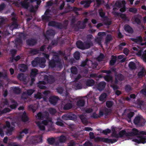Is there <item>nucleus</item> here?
I'll use <instances>...</instances> for the list:
<instances>
[{
    "label": "nucleus",
    "instance_id": "473e14b6",
    "mask_svg": "<svg viewBox=\"0 0 146 146\" xmlns=\"http://www.w3.org/2000/svg\"><path fill=\"white\" fill-rule=\"evenodd\" d=\"M17 78L21 81H23L25 79V77L23 73L19 74L17 76Z\"/></svg>",
    "mask_w": 146,
    "mask_h": 146
},
{
    "label": "nucleus",
    "instance_id": "864d4df0",
    "mask_svg": "<svg viewBox=\"0 0 146 146\" xmlns=\"http://www.w3.org/2000/svg\"><path fill=\"white\" fill-rule=\"evenodd\" d=\"M102 141L107 143H113L112 139L104 138H102Z\"/></svg>",
    "mask_w": 146,
    "mask_h": 146
},
{
    "label": "nucleus",
    "instance_id": "1a4fd4ad",
    "mask_svg": "<svg viewBox=\"0 0 146 146\" xmlns=\"http://www.w3.org/2000/svg\"><path fill=\"white\" fill-rule=\"evenodd\" d=\"M38 70L35 68L31 70L30 75L31 81L32 82L35 81V77L36 74H38Z\"/></svg>",
    "mask_w": 146,
    "mask_h": 146
},
{
    "label": "nucleus",
    "instance_id": "4be33fe9",
    "mask_svg": "<svg viewBox=\"0 0 146 146\" xmlns=\"http://www.w3.org/2000/svg\"><path fill=\"white\" fill-rule=\"evenodd\" d=\"M115 82H118L122 81L123 79V77L122 74H119L117 75H115Z\"/></svg>",
    "mask_w": 146,
    "mask_h": 146
},
{
    "label": "nucleus",
    "instance_id": "e433bc0d",
    "mask_svg": "<svg viewBox=\"0 0 146 146\" xmlns=\"http://www.w3.org/2000/svg\"><path fill=\"white\" fill-rule=\"evenodd\" d=\"M91 2V1H83L81 2L80 3L82 4H84V7H88L89 6Z\"/></svg>",
    "mask_w": 146,
    "mask_h": 146
},
{
    "label": "nucleus",
    "instance_id": "f8f14e48",
    "mask_svg": "<svg viewBox=\"0 0 146 146\" xmlns=\"http://www.w3.org/2000/svg\"><path fill=\"white\" fill-rule=\"evenodd\" d=\"M50 11L48 9H47L44 14L42 17L43 20L45 21H48L49 19L51 17V15L50 14H49V12Z\"/></svg>",
    "mask_w": 146,
    "mask_h": 146
},
{
    "label": "nucleus",
    "instance_id": "72a5a7b5",
    "mask_svg": "<svg viewBox=\"0 0 146 146\" xmlns=\"http://www.w3.org/2000/svg\"><path fill=\"white\" fill-rule=\"evenodd\" d=\"M140 93L146 97V84L145 83L144 84L143 88L140 91Z\"/></svg>",
    "mask_w": 146,
    "mask_h": 146
},
{
    "label": "nucleus",
    "instance_id": "6e6552de",
    "mask_svg": "<svg viewBox=\"0 0 146 146\" xmlns=\"http://www.w3.org/2000/svg\"><path fill=\"white\" fill-rule=\"evenodd\" d=\"M135 54L146 62V50L143 52V49H139L135 52Z\"/></svg>",
    "mask_w": 146,
    "mask_h": 146
},
{
    "label": "nucleus",
    "instance_id": "a211bd4d",
    "mask_svg": "<svg viewBox=\"0 0 146 146\" xmlns=\"http://www.w3.org/2000/svg\"><path fill=\"white\" fill-rule=\"evenodd\" d=\"M47 141L49 144L53 145L54 146L56 142L55 138L54 137L48 138L47 139Z\"/></svg>",
    "mask_w": 146,
    "mask_h": 146
},
{
    "label": "nucleus",
    "instance_id": "b1692460",
    "mask_svg": "<svg viewBox=\"0 0 146 146\" xmlns=\"http://www.w3.org/2000/svg\"><path fill=\"white\" fill-rule=\"evenodd\" d=\"M82 83H75L74 86L76 89H79L84 88V86H82L83 84H82Z\"/></svg>",
    "mask_w": 146,
    "mask_h": 146
},
{
    "label": "nucleus",
    "instance_id": "4d7b16f0",
    "mask_svg": "<svg viewBox=\"0 0 146 146\" xmlns=\"http://www.w3.org/2000/svg\"><path fill=\"white\" fill-rule=\"evenodd\" d=\"M104 78L106 81H112V77L111 76L108 75L104 77Z\"/></svg>",
    "mask_w": 146,
    "mask_h": 146
},
{
    "label": "nucleus",
    "instance_id": "a878e982",
    "mask_svg": "<svg viewBox=\"0 0 146 146\" xmlns=\"http://www.w3.org/2000/svg\"><path fill=\"white\" fill-rule=\"evenodd\" d=\"M53 83H37V86L40 89H45L46 88V87L43 85L47 84V83H50L52 84Z\"/></svg>",
    "mask_w": 146,
    "mask_h": 146
},
{
    "label": "nucleus",
    "instance_id": "49530a36",
    "mask_svg": "<svg viewBox=\"0 0 146 146\" xmlns=\"http://www.w3.org/2000/svg\"><path fill=\"white\" fill-rule=\"evenodd\" d=\"M116 57L113 56H112V58L110 62V64L111 65H113L116 62Z\"/></svg>",
    "mask_w": 146,
    "mask_h": 146
},
{
    "label": "nucleus",
    "instance_id": "cd10ccee",
    "mask_svg": "<svg viewBox=\"0 0 146 146\" xmlns=\"http://www.w3.org/2000/svg\"><path fill=\"white\" fill-rule=\"evenodd\" d=\"M76 44L77 47L80 49H84V44L80 41H78L76 42Z\"/></svg>",
    "mask_w": 146,
    "mask_h": 146
},
{
    "label": "nucleus",
    "instance_id": "aec40b11",
    "mask_svg": "<svg viewBox=\"0 0 146 146\" xmlns=\"http://www.w3.org/2000/svg\"><path fill=\"white\" fill-rule=\"evenodd\" d=\"M131 40L137 43H139L142 41L143 39L141 36L137 37L135 38H131Z\"/></svg>",
    "mask_w": 146,
    "mask_h": 146
},
{
    "label": "nucleus",
    "instance_id": "9b49d317",
    "mask_svg": "<svg viewBox=\"0 0 146 146\" xmlns=\"http://www.w3.org/2000/svg\"><path fill=\"white\" fill-rule=\"evenodd\" d=\"M59 100L58 97L56 96H51L49 97V101L50 103L53 105H55Z\"/></svg>",
    "mask_w": 146,
    "mask_h": 146
},
{
    "label": "nucleus",
    "instance_id": "774afa93",
    "mask_svg": "<svg viewBox=\"0 0 146 146\" xmlns=\"http://www.w3.org/2000/svg\"><path fill=\"white\" fill-rule=\"evenodd\" d=\"M84 146H92V144L90 142L86 141L84 144Z\"/></svg>",
    "mask_w": 146,
    "mask_h": 146
},
{
    "label": "nucleus",
    "instance_id": "5fc2aeb1",
    "mask_svg": "<svg viewBox=\"0 0 146 146\" xmlns=\"http://www.w3.org/2000/svg\"><path fill=\"white\" fill-rule=\"evenodd\" d=\"M125 90L126 92H129L132 90L131 87L129 85H127L125 86Z\"/></svg>",
    "mask_w": 146,
    "mask_h": 146
},
{
    "label": "nucleus",
    "instance_id": "dca6fc26",
    "mask_svg": "<svg viewBox=\"0 0 146 146\" xmlns=\"http://www.w3.org/2000/svg\"><path fill=\"white\" fill-rule=\"evenodd\" d=\"M106 85V83H98L96 87L99 90L102 91L104 90Z\"/></svg>",
    "mask_w": 146,
    "mask_h": 146
},
{
    "label": "nucleus",
    "instance_id": "7ed1b4c3",
    "mask_svg": "<svg viewBox=\"0 0 146 146\" xmlns=\"http://www.w3.org/2000/svg\"><path fill=\"white\" fill-rule=\"evenodd\" d=\"M42 121V123L45 125H52L53 122L51 117H49V115L48 112H46L43 114V119Z\"/></svg>",
    "mask_w": 146,
    "mask_h": 146
},
{
    "label": "nucleus",
    "instance_id": "2eb2a0df",
    "mask_svg": "<svg viewBox=\"0 0 146 146\" xmlns=\"http://www.w3.org/2000/svg\"><path fill=\"white\" fill-rule=\"evenodd\" d=\"M72 106L71 101L69 100L64 105L63 108L64 110H68L71 109Z\"/></svg>",
    "mask_w": 146,
    "mask_h": 146
},
{
    "label": "nucleus",
    "instance_id": "a18cd8bd",
    "mask_svg": "<svg viewBox=\"0 0 146 146\" xmlns=\"http://www.w3.org/2000/svg\"><path fill=\"white\" fill-rule=\"evenodd\" d=\"M12 102L14 104L12 105H10L9 106V107L11 109H15L17 108V106L18 105V104L14 100H13V101Z\"/></svg>",
    "mask_w": 146,
    "mask_h": 146
},
{
    "label": "nucleus",
    "instance_id": "bf43d9fd",
    "mask_svg": "<svg viewBox=\"0 0 146 146\" xmlns=\"http://www.w3.org/2000/svg\"><path fill=\"white\" fill-rule=\"evenodd\" d=\"M14 127H10V128H8L7 130V134H9L11 135L12 133V131L13 130Z\"/></svg>",
    "mask_w": 146,
    "mask_h": 146
},
{
    "label": "nucleus",
    "instance_id": "338daca9",
    "mask_svg": "<svg viewBox=\"0 0 146 146\" xmlns=\"http://www.w3.org/2000/svg\"><path fill=\"white\" fill-rule=\"evenodd\" d=\"M133 20L134 21L137 23V24H139L141 23V21L140 19L136 17H134L133 18Z\"/></svg>",
    "mask_w": 146,
    "mask_h": 146
},
{
    "label": "nucleus",
    "instance_id": "3c124183",
    "mask_svg": "<svg viewBox=\"0 0 146 146\" xmlns=\"http://www.w3.org/2000/svg\"><path fill=\"white\" fill-rule=\"evenodd\" d=\"M96 83H86L84 84V85H85L84 86V88H87V87L92 86L95 85Z\"/></svg>",
    "mask_w": 146,
    "mask_h": 146
},
{
    "label": "nucleus",
    "instance_id": "0e129e2a",
    "mask_svg": "<svg viewBox=\"0 0 146 146\" xmlns=\"http://www.w3.org/2000/svg\"><path fill=\"white\" fill-rule=\"evenodd\" d=\"M74 58L76 60H79L80 58V54L79 52H76L74 54Z\"/></svg>",
    "mask_w": 146,
    "mask_h": 146
},
{
    "label": "nucleus",
    "instance_id": "f3484780",
    "mask_svg": "<svg viewBox=\"0 0 146 146\" xmlns=\"http://www.w3.org/2000/svg\"><path fill=\"white\" fill-rule=\"evenodd\" d=\"M21 119L24 122H27L29 120V118L25 111L23 112L21 116Z\"/></svg>",
    "mask_w": 146,
    "mask_h": 146
},
{
    "label": "nucleus",
    "instance_id": "412c9836",
    "mask_svg": "<svg viewBox=\"0 0 146 146\" xmlns=\"http://www.w3.org/2000/svg\"><path fill=\"white\" fill-rule=\"evenodd\" d=\"M85 104V101L82 99H80L78 100L77 103V106L79 107H83L84 106Z\"/></svg>",
    "mask_w": 146,
    "mask_h": 146
},
{
    "label": "nucleus",
    "instance_id": "58836bf2",
    "mask_svg": "<svg viewBox=\"0 0 146 146\" xmlns=\"http://www.w3.org/2000/svg\"><path fill=\"white\" fill-rule=\"evenodd\" d=\"M145 69L143 67H142L141 71L138 73V76L139 78H141L144 75Z\"/></svg>",
    "mask_w": 146,
    "mask_h": 146
},
{
    "label": "nucleus",
    "instance_id": "c85d7f7f",
    "mask_svg": "<svg viewBox=\"0 0 146 146\" xmlns=\"http://www.w3.org/2000/svg\"><path fill=\"white\" fill-rule=\"evenodd\" d=\"M36 123L38 126L39 128V129L40 130L42 131H44L45 130V127L44 125H42V122L41 123L40 121H38L36 122Z\"/></svg>",
    "mask_w": 146,
    "mask_h": 146
},
{
    "label": "nucleus",
    "instance_id": "39448f33",
    "mask_svg": "<svg viewBox=\"0 0 146 146\" xmlns=\"http://www.w3.org/2000/svg\"><path fill=\"white\" fill-rule=\"evenodd\" d=\"M141 133L142 134L146 135V132L145 131H143ZM132 141L138 144H144L146 143V136L140 135L138 137V139H132Z\"/></svg>",
    "mask_w": 146,
    "mask_h": 146
},
{
    "label": "nucleus",
    "instance_id": "f03ea898",
    "mask_svg": "<svg viewBox=\"0 0 146 146\" xmlns=\"http://www.w3.org/2000/svg\"><path fill=\"white\" fill-rule=\"evenodd\" d=\"M46 60L44 58H36L32 62V64L34 67L36 66L38 64L40 67L44 68L45 66Z\"/></svg>",
    "mask_w": 146,
    "mask_h": 146
},
{
    "label": "nucleus",
    "instance_id": "c9c22d12",
    "mask_svg": "<svg viewBox=\"0 0 146 146\" xmlns=\"http://www.w3.org/2000/svg\"><path fill=\"white\" fill-rule=\"evenodd\" d=\"M2 77L5 80H6V81L8 82L10 81V79L7 77V75L6 73L2 74V73L0 72V78Z\"/></svg>",
    "mask_w": 146,
    "mask_h": 146
},
{
    "label": "nucleus",
    "instance_id": "ea45409f",
    "mask_svg": "<svg viewBox=\"0 0 146 146\" xmlns=\"http://www.w3.org/2000/svg\"><path fill=\"white\" fill-rule=\"evenodd\" d=\"M124 28L125 31L129 33H132L133 30L132 28L128 25H125L124 27Z\"/></svg>",
    "mask_w": 146,
    "mask_h": 146
},
{
    "label": "nucleus",
    "instance_id": "6ab92c4d",
    "mask_svg": "<svg viewBox=\"0 0 146 146\" xmlns=\"http://www.w3.org/2000/svg\"><path fill=\"white\" fill-rule=\"evenodd\" d=\"M93 45V43L92 41H86L84 43V49L89 48Z\"/></svg>",
    "mask_w": 146,
    "mask_h": 146
},
{
    "label": "nucleus",
    "instance_id": "37998d69",
    "mask_svg": "<svg viewBox=\"0 0 146 146\" xmlns=\"http://www.w3.org/2000/svg\"><path fill=\"white\" fill-rule=\"evenodd\" d=\"M13 90L14 93L16 94H19L21 93V90L19 88H14Z\"/></svg>",
    "mask_w": 146,
    "mask_h": 146
},
{
    "label": "nucleus",
    "instance_id": "ddd939ff",
    "mask_svg": "<svg viewBox=\"0 0 146 146\" xmlns=\"http://www.w3.org/2000/svg\"><path fill=\"white\" fill-rule=\"evenodd\" d=\"M48 25L49 26L56 27L60 29L62 28V27L61 24L56 23L54 21H51L49 22Z\"/></svg>",
    "mask_w": 146,
    "mask_h": 146
},
{
    "label": "nucleus",
    "instance_id": "79ce46f5",
    "mask_svg": "<svg viewBox=\"0 0 146 146\" xmlns=\"http://www.w3.org/2000/svg\"><path fill=\"white\" fill-rule=\"evenodd\" d=\"M112 37L110 35H107L106 38V44H107L112 40Z\"/></svg>",
    "mask_w": 146,
    "mask_h": 146
},
{
    "label": "nucleus",
    "instance_id": "4c0bfd02",
    "mask_svg": "<svg viewBox=\"0 0 146 146\" xmlns=\"http://www.w3.org/2000/svg\"><path fill=\"white\" fill-rule=\"evenodd\" d=\"M36 118L39 120H43V114L41 112H39L35 116Z\"/></svg>",
    "mask_w": 146,
    "mask_h": 146
},
{
    "label": "nucleus",
    "instance_id": "bb28decb",
    "mask_svg": "<svg viewBox=\"0 0 146 146\" xmlns=\"http://www.w3.org/2000/svg\"><path fill=\"white\" fill-rule=\"evenodd\" d=\"M18 67L20 71L24 72L26 70L27 67L25 64H20L18 66Z\"/></svg>",
    "mask_w": 146,
    "mask_h": 146
},
{
    "label": "nucleus",
    "instance_id": "f704fd0d",
    "mask_svg": "<svg viewBox=\"0 0 146 146\" xmlns=\"http://www.w3.org/2000/svg\"><path fill=\"white\" fill-rule=\"evenodd\" d=\"M35 90L33 89H30L27 90L26 92H24L25 94L28 96H31L35 92Z\"/></svg>",
    "mask_w": 146,
    "mask_h": 146
},
{
    "label": "nucleus",
    "instance_id": "2f4dec72",
    "mask_svg": "<svg viewBox=\"0 0 146 146\" xmlns=\"http://www.w3.org/2000/svg\"><path fill=\"white\" fill-rule=\"evenodd\" d=\"M113 102L111 100H108L106 102V105L108 108H111L113 105Z\"/></svg>",
    "mask_w": 146,
    "mask_h": 146
},
{
    "label": "nucleus",
    "instance_id": "09e8293b",
    "mask_svg": "<svg viewBox=\"0 0 146 146\" xmlns=\"http://www.w3.org/2000/svg\"><path fill=\"white\" fill-rule=\"evenodd\" d=\"M71 73L74 74H76L78 72V70L76 67L74 66L72 67L70 69Z\"/></svg>",
    "mask_w": 146,
    "mask_h": 146
},
{
    "label": "nucleus",
    "instance_id": "69168bd1",
    "mask_svg": "<svg viewBox=\"0 0 146 146\" xmlns=\"http://www.w3.org/2000/svg\"><path fill=\"white\" fill-rule=\"evenodd\" d=\"M111 130L108 128L107 129L105 130H103L102 131V133L105 135H107L110 133Z\"/></svg>",
    "mask_w": 146,
    "mask_h": 146
},
{
    "label": "nucleus",
    "instance_id": "5701e85b",
    "mask_svg": "<svg viewBox=\"0 0 146 146\" xmlns=\"http://www.w3.org/2000/svg\"><path fill=\"white\" fill-rule=\"evenodd\" d=\"M119 135L120 137H122L124 136H129V133H127L124 130L120 131L119 133Z\"/></svg>",
    "mask_w": 146,
    "mask_h": 146
},
{
    "label": "nucleus",
    "instance_id": "052dcab7",
    "mask_svg": "<svg viewBox=\"0 0 146 146\" xmlns=\"http://www.w3.org/2000/svg\"><path fill=\"white\" fill-rule=\"evenodd\" d=\"M46 34L48 35L53 36L55 35V32L54 31L50 30L46 32Z\"/></svg>",
    "mask_w": 146,
    "mask_h": 146
},
{
    "label": "nucleus",
    "instance_id": "603ef678",
    "mask_svg": "<svg viewBox=\"0 0 146 146\" xmlns=\"http://www.w3.org/2000/svg\"><path fill=\"white\" fill-rule=\"evenodd\" d=\"M105 117L107 116L109 114L110 111V109L105 108L103 110Z\"/></svg>",
    "mask_w": 146,
    "mask_h": 146
},
{
    "label": "nucleus",
    "instance_id": "8fccbe9b",
    "mask_svg": "<svg viewBox=\"0 0 146 146\" xmlns=\"http://www.w3.org/2000/svg\"><path fill=\"white\" fill-rule=\"evenodd\" d=\"M57 92L60 94H62L63 93L64 89L63 88L60 86H58L56 89Z\"/></svg>",
    "mask_w": 146,
    "mask_h": 146
},
{
    "label": "nucleus",
    "instance_id": "680f3d73",
    "mask_svg": "<svg viewBox=\"0 0 146 146\" xmlns=\"http://www.w3.org/2000/svg\"><path fill=\"white\" fill-rule=\"evenodd\" d=\"M111 86L113 88L114 91H115L119 89V87L115 84H113V83H111Z\"/></svg>",
    "mask_w": 146,
    "mask_h": 146
},
{
    "label": "nucleus",
    "instance_id": "a19ab883",
    "mask_svg": "<svg viewBox=\"0 0 146 146\" xmlns=\"http://www.w3.org/2000/svg\"><path fill=\"white\" fill-rule=\"evenodd\" d=\"M27 43L28 45H33L36 43V41L34 39L29 40L27 41Z\"/></svg>",
    "mask_w": 146,
    "mask_h": 146
},
{
    "label": "nucleus",
    "instance_id": "4468645a",
    "mask_svg": "<svg viewBox=\"0 0 146 146\" xmlns=\"http://www.w3.org/2000/svg\"><path fill=\"white\" fill-rule=\"evenodd\" d=\"M142 131L139 132L137 129L135 128H133L132 129V131L130 132L129 133V136L137 135H145L142 134L141 132Z\"/></svg>",
    "mask_w": 146,
    "mask_h": 146
},
{
    "label": "nucleus",
    "instance_id": "423d86ee",
    "mask_svg": "<svg viewBox=\"0 0 146 146\" xmlns=\"http://www.w3.org/2000/svg\"><path fill=\"white\" fill-rule=\"evenodd\" d=\"M62 117L64 120H74L77 118L76 115L72 113L65 114L62 116Z\"/></svg>",
    "mask_w": 146,
    "mask_h": 146
},
{
    "label": "nucleus",
    "instance_id": "0eeeda50",
    "mask_svg": "<svg viewBox=\"0 0 146 146\" xmlns=\"http://www.w3.org/2000/svg\"><path fill=\"white\" fill-rule=\"evenodd\" d=\"M58 140L56 141L54 146H63L62 143H64L66 140V137L62 135L58 137Z\"/></svg>",
    "mask_w": 146,
    "mask_h": 146
},
{
    "label": "nucleus",
    "instance_id": "20e7f679",
    "mask_svg": "<svg viewBox=\"0 0 146 146\" xmlns=\"http://www.w3.org/2000/svg\"><path fill=\"white\" fill-rule=\"evenodd\" d=\"M133 121L135 125L138 127L143 126L145 122L144 119L141 115L136 116L134 118Z\"/></svg>",
    "mask_w": 146,
    "mask_h": 146
},
{
    "label": "nucleus",
    "instance_id": "7c9ffc66",
    "mask_svg": "<svg viewBox=\"0 0 146 146\" xmlns=\"http://www.w3.org/2000/svg\"><path fill=\"white\" fill-rule=\"evenodd\" d=\"M107 95L106 93H102L99 97V100L100 101H103L106 98Z\"/></svg>",
    "mask_w": 146,
    "mask_h": 146
},
{
    "label": "nucleus",
    "instance_id": "c03bdc74",
    "mask_svg": "<svg viewBox=\"0 0 146 146\" xmlns=\"http://www.w3.org/2000/svg\"><path fill=\"white\" fill-rule=\"evenodd\" d=\"M129 66L130 69H135L136 68V65L133 62H131L129 64Z\"/></svg>",
    "mask_w": 146,
    "mask_h": 146
},
{
    "label": "nucleus",
    "instance_id": "f257e3e1",
    "mask_svg": "<svg viewBox=\"0 0 146 146\" xmlns=\"http://www.w3.org/2000/svg\"><path fill=\"white\" fill-rule=\"evenodd\" d=\"M61 61L58 54L55 53L52 59L49 62V66L51 68L55 67L60 68L62 65Z\"/></svg>",
    "mask_w": 146,
    "mask_h": 146
},
{
    "label": "nucleus",
    "instance_id": "393cba45",
    "mask_svg": "<svg viewBox=\"0 0 146 146\" xmlns=\"http://www.w3.org/2000/svg\"><path fill=\"white\" fill-rule=\"evenodd\" d=\"M79 117L83 124H87L88 122V120L86 118L84 115L83 114L80 115Z\"/></svg>",
    "mask_w": 146,
    "mask_h": 146
},
{
    "label": "nucleus",
    "instance_id": "e2e57ef3",
    "mask_svg": "<svg viewBox=\"0 0 146 146\" xmlns=\"http://www.w3.org/2000/svg\"><path fill=\"white\" fill-rule=\"evenodd\" d=\"M104 58V55L102 54H101L98 57L96 58V59L98 61L100 62L102 61Z\"/></svg>",
    "mask_w": 146,
    "mask_h": 146
},
{
    "label": "nucleus",
    "instance_id": "de8ad7c7",
    "mask_svg": "<svg viewBox=\"0 0 146 146\" xmlns=\"http://www.w3.org/2000/svg\"><path fill=\"white\" fill-rule=\"evenodd\" d=\"M48 111L51 115H54L56 112V110L53 108H50L48 110Z\"/></svg>",
    "mask_w": 146,
    "mask_h": 146
},
{
    "label": "nucleus",
    "instance_id": "13d9d810",
    "mask_svg": "<svg viewBox=\"0 0 146 146\" xmlns=\"http://www.w3.org/2000/svg\"><path fill=\"white\" fill-rule=\"evenodd\" d=\"M56 125L62 127H64V124L63 123L62 121H58L56 123Z\"/></svg>",
    "mask_w": 146,
    "mask_h": 146
},
{
    "label": "nucleus",
    "instance_id": "c756f323",
    "mask_svg": "<svg viewBox=\"0 0 146 146\" xmlns=\"http://www.w3.org/2000/svg\"><path fill=\"white\" fill-rule=\"evenodd\" d=\"M28 0H24L21 2V5L24 8L27 9L29 7V3L27 2Z\"/></svg>",
    "mask_w": 146,
    "mask_h": 146
},
{
    "label": "nucleus",
    "instance_id": "9d476101",
    "mask_svg": "<svg viewBox=\"0 0 146 146\" xmlns=\"http://www.w3.org/2000/svg\"><path fill=\"white\" fill-rule=\"evenodd\" d=\"M125 4V2L124 0L117 1L115 3V5L118 9H117V8H113V9L114 10H115L121 7H124Z\"/></svg>",
    "mask_w": 146,
    "mask_h": 146
},
{
    "label": "nucleus",
    "instance_id": "6e6d98bb",
    "mask_svg": "<svg viewBox=\"0 0 146 146\" xmlns=\"http://www.w3.org/2000/svg\"><path fill=\"white\" fill-rule=\"evenodd\" d=\"M42 95L40 92H38L37 94H35V97L37 99H40L42 98Z\"/></svg>",
    "mask_w": 146,
    "mask_h": 146
}]
</instances>
